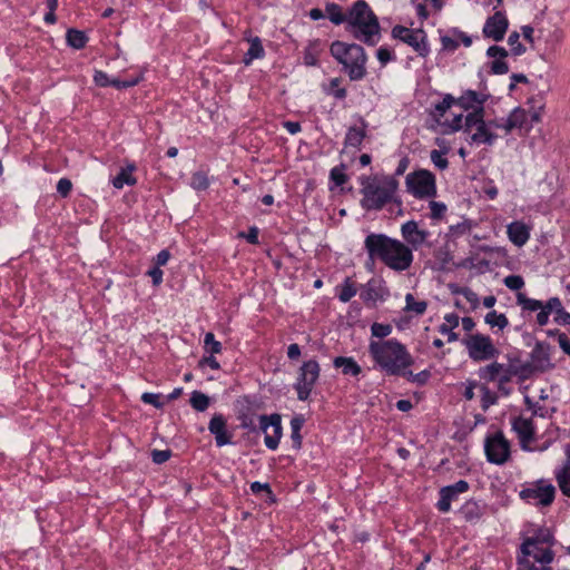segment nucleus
<instances>
[{
  "mask_svg": "<svg viewBox=\"0 0 570 570\" xmlns=\"http://www.w3.org/2000/svg\"><path fill=\"white\" fill-rule=\"evenodd\" d=\"M556 489L552 484L539 482L531 488L521 491L522 499L539 505H549L554 499Z\"/></svg>",
  "mask_w": 570,
  "mask_h": 570,
  "instance_id": "nucleus-15",
  "label": "nucleus"
},
{
  "mask_svg": "<svg viewBox=\"0 0 570 570\" xmlns=\"http://www.w3.org/2000/svg\"><path fill=\"white\" fill-rule=\"evenodd\" d=\"M367 122L360 119L357 125L351 126L345 135V147H353L358 149L366 136Z\"/></svg>",
  "mask_w": 570,
  "mask_h": 570,
  "instance_id": "nucleus-25",
  "label": "nucleus"
},
{
  "mask_svg": "<svg viewBox=\"0 0 570 570\" xmlns=\"http://www.w3.org/2000/svg\"><path fill=\"white\" fill-rule=\"evenodd\" d=\"M346 22L353 36L368 45H374L379 36V22L368 4L357 1L347 14Z\"/></svg>",
  "mask_w": 570,
  "mask_h": 570,
  "instance_id": "nucleus-5",
  "label": "nucleus"
},
{
  "mask_svg": "<svg viewBox=\"0 0 570 570\" xmlns=\"http://www.w3.org/2000/svg\"><path fill=\"white\" fill-rule=\"evenodd\" d=\"M552 367L550 362L549 345L539 342L530 353V362L524 366V373L530 374L534 371L543 372Z\"/></svg>",
  "mask_w": 570,
  "mask_h": 570,
  "instance_id": "nucleus-18",
  "label": "nucleus"
},
{
  "mask_svg": "<svg viewBox=\"0 0 570 570\" xmlns=\"http://www.w3.org/2000/svg\"><path fill=\"white\" fill-rule=\"evenodd\" d=\"M190 404L195 410L203 412L209 405V397L202 392L195 391L191 393Z\"/></svg>",
  "mask_w": 570,
  "mask_h": 570,
  "instance_id": "nucleus-42",
  "label": "nucleus"
},
{
  "mask_svg": "<svg viewBox=\"0 0 570 570\" xmlns=\"http://www.w3.org/2000/svg\"><path fill=\"white\" fill-rule=\"evenodd\" d=\"M485 101L487 95L474 90H466L455 99V105L460 106L465 111H469L468 114H484Z\"/></svg>",
  "mask_w": 570,
  "mask_h": 570,
  "instance_id": "nucleus-21",
  "label": "nucleus"
},
{
  "mask_svg": "<svg viewBox=\"0 0 570 570\" xmlns=\"http://www.w3.org/2000/svg\"><path fill=\"white\" fill-rule=\"evenodd\" d=\"M464 132L473 145H493L498 138L492 121L484 120V114H468L464 118Z\"/></svg>",
  "mask_w": 570,
  "mask_h": 570,
  "instance_id": "nucleus-7",
  "label": "nucleus"
},
{
  "mask_svg": "<svg viewBox=\"0 0 570 570\" xmlns=\"http://www.w3.org/2000/svg\"><path fill=\"white\" fill-rule=\"evenodd\" d=\"M321 43L318 40H313L308 43L305 49L304 60L306 65L314 66L316 65V57L321 50Z\"/></svg>",
  "mask_w": 570,
  "mask_h": 570,
  "instance_id": "nucleus-41",
  "label": "nucleus"
},
{
  "mask_svg": "<svg viewBox=\"0 0 570 570\" xmlns=\"http://www.w3.org/2000/svg\"><path fill=\"white\" fill-rule=\"evenodd\" d=\"M512 430L515 432L521 449L524 451H531V442L534 440L535 426L532 417L517 416L512 420Z\"/></svg>",
  "mask_w": 570,
  "mask_h": 570,
  "instance_id": "nucleus-17",
  "label": "nucleus"
},
{
  "mask_svg": "<svg viewBox=\"0 0 570 570\" xmlns=\"http://www.w3.org/2000/svg\"><path fill=\"white\" fill-rule=\"evenodd\" d=\"M248 42L249 48L243 60L246 66H249L254 59H261L265 56V50L258 37L249 39Z\"/></svg>",
  "mask_w": 570,
  "mask_h": 570,
  "instance_id": "nucleus-31",
  "label": "nucleus"
},
{
  "mask_svg": "<svg viewBox=\"0 0 570 570\" xmlns=\"http://www.w3.org/2000/svg\"><path fill=\"white\" fill-rule=\"evenodd\" d=\"M481 392H482V400H481L482 407H483V410H487L497 402V396L487 386H481Z\"/></svg>",
  "mask_w": 570,
  "mask_h": 570,
  "instance_id": "nucleus-51",
  "label": "nucleus"
},
{
  "mask_svg": "<svg viewBox=\"0 0 570 570\" xmlns=\"http://www.w3.org/2000/svg\"><path fill=\"white\" fill-rule=\"evenodd\" d=\"M147 275L151 277L153 279V284L155 286H158L161 284L163 282V276H164V273L163 271L160 269V267H153L150 268L148 272H147Z\"/></svg>",
  "mask_w": 570,
  "mask_h": 570,
  "instance_id": "nucleus-60",
  "label": "nucleus"
},
{
  "mask_svg": "<svg viewBox=\"0 0 570 570\" xmlns=\"http://www.w3.org/2000/svg\"><path fill=\"white\" fill-rule=\"evenodd\" d=\"M208 430L215 435V441L218 446L230 443V436L226 432V421L222 414H216L212 417Z\"/></svg>",
  "mask_w": 570,
  "mask_h": 570,
  "instance_id": "nucleus-24",
  "label": "nucleus"
},
{
  "mask_svg": "<svg viewBox=\"0 0 570 570\" xmlns=\"http://www.w3.org/2000/svg\"><path fill=\"white\" fill-rule=\"evenodd\" d=\"M331 178L332 180L337 185V186H342L343 184H345L347 177L346 175L343 173L342 169L337 168V167H334L332 170H331Z\"/></svg>",
  "mask_w": 570,
  "mask_h": 570,
  "instance_id": "nucleus-58",
  "label": "nucleus"
},
{
  "mask_svg": "<svg viewBox=\"0 0 570 570\" xmlns=\"http://www.w3.org/2000/svg\"><path fill=\"white\" fill-rule=\"evenodd\" d=\"M557 481L562 493L570 497V461L557 472Z\"/></svg>",
  "mask_w": 570,
  "mask_h": 570,
  "instance_id": "nucleus-34",
  "label": "nucleus"
},
{
  "mask_svg": "<svg viewBox=\"0 0 570 570\" xmlns=\"http://www.w3.org/2000/svg\"><path fill=\"white\" fill-rule=\"evenodd\" d=\"M469 488V483L464 480H459L454 484L441 488L439 491L440 498L436 503L438 510L442 513L449 512L452 502L458 501L459 495L465 493Z\"/></svg>",
  "mask_w": 570,
  "mask_h": 570,
  "instance_id": "nucleus-16",
  "label": "nucleus"
},
{
  "mask_svg": "<svg viewBox=\"0 0 570 570\" xmlns=\"http://www.w3.org/2000/svg\"><path fill=\"white\" fill-rule=\"evenodd\" d=\"M521 552L522 556L518 559V570H539L530 558H533L542 569L549 566L554 558L551 547L537 544L533 541H523Z\"/></svg>",
  "mask_w": 570,
  "mask_h": 570,
  "instance_id": "nucleus-8",
  "label": "nucleus"
},
{
  "mask_svg": "<svg viewBox=\"0 0 570 570\" xmlns=\"http://www.w3.org/2000/svg\"><path fill=\"white\" fill-rule=\"evenodd\" d=\"M530 233L531 227L520 220L512 222L507 226L509 240L518 247H522L527 244L530 238Z\"/></svg>",
  "mask_w": 570,
  "mask_h": 570,
  "instance_id": "nucleus-23",
  "label": "nucleus"
},
{
  "mask_svg": "<svg viewBox=\"0 0 570 570\" xmlns=\"http://www.w3.org/2000/svg\"><path fill=\"white\" fill-rule=\"evenodd\" d=\"M456 294L462 295L473 308H476L479 305V296L476 293H474L469 287H461L458 291H455Z\"/></svg>",
  "mask_w": 570,
  "mask_h": 570,
  "instance_id": "nucleus-50",
  "label": "nucleus"
},
{
  "mask_svg": "<svg viewBox=\"0 0 570 570\" xmlns=\"http://www.w3.org/2000/svg\"><path fill=\"white\" fill-rule=\"evenodd\" d=\"M517 304L522 312H537V323L546 326L550 314H554V322L560 325H570V313L567 312L559 297H550L547 302L530 298L524 293H517Z\"/></svg>",
  "mask_w": 570,
  "mask_h": 570,
  "instance_id": "nucleus-4",
  "label": "nucleus"
},
{
  "mask_svg": "<svg viewBox=\"0 0 570 570\" xmlns=\"http://www.w3.org/2000/svg\"><path fill=\"white\" fill-rule=\"evenodd\" d=\"M259 429L265 434L264 443L267 449L276 450L282 438V420L279 414L261 415Z\"/></svg>",
  "mask_w": 570,
  "mask_h": 570,
  "instance_id": "nucleus-13",
  "label": "nucleus"
},
{
  "mask_svg": "<svg viewBox=\"0 0 570 570\" xmlns=\"http://www.w3.org/2000/svg\"><path fill=\"white\" fill-rule=\"evenodd\" d=\"M460 513L469 522H476L484 513V507L478 501L469 500L460 509Z\"/></svg>",
  "mask_w": 570,
  "mask_h": 570,
  "instance_id": "nucleus-27",
  "label": "nucleus"
},
{
  "mask_svg": "<svg viewBox=\"0 0 570 570\" xmlns=\"http://www.w3.org/2000/svg\"><path fill=\"white\" fill-rule=\"evenodd\" d=\"M304 420L302 417H293L291 420V439L293 441V446L295 449H299L302 445V435L301 430L303 428Z\"/></svg>",
  "mask_w": 570,
  "mask_h": 570,
  "instance_id": "nucleus-37",
  "label": "nucleus"
},
{
  "mask_svg": "<svg viewBox=\"0 0 570 570\" xmlns=\"http://www.w3.org/2000/svg\"><path fill=\"white\" fill-rule=\"evenodd\" d=\"M325 11L327 18L335 24H341L347 19V16L343 13L341 7L336 3H328Z\"/></svg>",
  "mask_w": 570,
  "mask_h": 570,
  "instance_id": "nucleus-39",
  "label": "nucleus"
},
{
  "mask_svg": "<svg viewBox=\"0 0 570 570\" xmlns=\"http://www.w3.org/2000/svg\"><path fill=\"white\" fill-rule=\"evenodd\" d=\"M190 186L195 190H205V189H207L208 186H209V181H208L207 175L205 173H203V171H197V173L193 174L191 180H190Z\"/></svg>",
  "mask_w": 570,
  "mask_h": 570,
  "instance_id": "nucleus-45",
  "label": "nucleus"
},
{
  "mask_svg": "<svg viewBox=\"0 0 570 570\" xmlns=\"http://www.w3.org/2000/svg\"><path fill=\"white\" fill-rule=\"evenodd\" d=\"M72 189V183L68 178H60L57 183V191L62 196L67 197Z\"/></svg>",
  "mask_w": 570,
  "mask_h": 570,
  "instance_id": "nucleus-54",
  "label": "nucleus"
},
{
  "mask_svg": "<svg viewBox=\"0 0 570 570\" xmlns=\"http://www.w3.org/2000/svg\"><path fill=\"white\" fill-rule=\"evenodd\" d=\"M364 246L371 259L379 258L393 271H406L413 263L412 249L401 240L384 234H370Z\"/></svg>",
  "mask_w": 570,
  "mask_h": 570,
  "instance_id": "nucleus-1",
  "label": "nucleus"
},
{
  "mask_svg": "<svg viewBox=\"0 0 570 570\" xmlns=\"http://www.w3.org/2000/svg\"><path fill=\"white\" fill-rule=\"evenodd\" d=\"M503 284L511 291H520L524 286V279L520 275H508Z\"/></svg>",
  "mask_w": 570,
  "mask_h": 570,
  "instance_id": "nucleus-49",
  "label": "nucleus"
},
{
  "mask_svg": "<svg viewBox=\"0 0 570 570\" xmlns=\"http://www.w3.org/2000/svg\"><path fill=\"white\" fill-rule=\"evenodd\" d=\"M538 120L539 115L537 112H530L521 108H515L507 118V127L530 129L533 122Z\"/></svg>",
  "mask_w": 570,
  "mask_h": 570,
  "instance_id": "nucleus-22",
  "label": "nucleus"
},
{
  "mask_svg": "<svg viewBox=\"0 0 570 570\" xmlns=\"http://www.w3.org/2000/svg\"><path fill=\"white\" fill-rule=\"evenodd\" d=\"M376 57L383 66L393 59L392 52L384 47L377 49Z\"/></svg>",
  "mask_w": 570,
  "mask_h": 570,
  "instance_id": "nucleus-61",
  "label": "nucleus"
},
{
  "mask_svg": "<svg viewBox=\"0 0 570 570\" xmlns=\"http://www.w3.org/2000/svg\"><path fill=\"white\" fill-rule=\"evenodd\" d=\"M94 81L99 87H107L110 85V78L101 70H96L94 75Z\"/></svg>",
  "mask_w": 570,
  "mask_h": 570,
  "instance_id": "nucleus-56",
  "label": "nucleus"
},
{
  "mask_svg": "<svg viewBox=\"0 0 570 570\" xmlns=\"http://www.w3.org/2000/svg\"><path fill=\"white\" fill-rule=\"evenodd\" d=\"M429 208H430V217L432 219H441L444 217L445 213H446V205L444 203H441V202H430L429 203Z\"/></svg>",
  "mask_w": 570,
  "mask_h": 570,
  "instance_id": "nucleus-47",
  "label": "nucleus"
},
{
  "mask_svg": "<svg viewBox=\"0 0 570 570\" xmlns=\"http://www.w3.org/2000/svg\"><path fill=\"white\" fill-rule=\"evenodd\" d=\"M141 401L146 404H151L157 409L163 407L164 403L160 401V395L156 393H144Z\"/></svg>",
  "mask_w": 570,
  "mask_h": 570,
  "instance_id": "nucleus-53",
  "label": "nucleus"
},
{
  "mask_svg": "<svg viewBox=\"0 0 570 570\" xmlns=\"http://www.w3.org/2000/svg\"><path fill=\"white\" fill-rule=\"evenodd\" d=\"M524 541H533L537 544L552 547L553 535L549 529H540L533 537L527 538Z\"/></svg>",
  "mask_w": 570,
  "mask_h": 570,
  "instance_id": "nucleus-40",
  "label": "nucleus"
},
{
  "mask_svg": "<svg viewBox=\"0 0 570 570\" xmlns=\"http://www.w3.org/2000/svg\"><path fill=\"white\" fill-rule=\"evenodd\" d=\"M508 43L511 48V52L514 56H520L525 51V48L520 42V35L517 31L510 33Z\"/></svg>",
  "mask_w": 570,
  "mask_h": 570,
  "instance_id": "nucleus-46",
  "label": "nucleus"
},
{
  "mask_svg": "<svg viewBox=\"0 0 570 570\" xmlns=\"http://www.w3.org/2000/svg\"><path fill=\"white\" fill-rule=\"evenodd\" d=\"M558 343L563 353L570 356V341L564 333L558 335Z\"/></svg>",
  "mask_w": 570,
  "mask_h": 570,
  "instance_id": "nucleus-64",
  "label": "nucleus"
},
{
  "mask_svg": "<svg viewBox=\"0 0 570 570\" xmlns=\"http://www.w3.org/2000/svg\"><path fill=\"white\" fill-rule=\"evenodd\" d=\"M405 309L409 312H413L416 315L424 314L428 307L425 301H416L411 293L405 295Z\"/></svg>",
  "mask_w": 570,
  "mask_h": 570,
  "instance_id": "nucleus-38",
  "label": "nucleus"
},
{
  "mask_svg": "<svg viewBox=\"0 0 570 570\" xmlns=\"http://www.w3.org/2000/svg\"><path fill=\"white\" fill-rule=\"evenodd\" d=\"M392 36L411 46L422 57L426 56L429 52L422 31L409 29L403 26H395L392 29Z\"/></svg>",
  "mask_w": 570,
  "mask_h": 570,
  "instance_id": "nucleus-14",
  "label": "nucleus"
},
{
  "mask_svg": "<svg viewBox=\"0 0 570 570\" xmlns=\"http://www.w3.org/2000/svg\"><path fill=\"white\" fill-rule=\"evenodd\" d=\"M448 153V148L444 146L443 150H436V149H433L431 153H430V158H431V161L433 163V165L441 169V170H444L445 168H448L449 166V161L448 159L444 157V155Z\"/></svg>",
  "mask_w": 570,
  "mask_h": 570,
  "instance_id": "nucleus-44",
  "label": "nucleus"
},
{
  "mask_svg": "<svg viewBox=\"0 0 570 570\" xmlns=\"http://www.w3.org/2000/svg\"><path fill=\"white\" fill-rule=\"evenodd\" d=\"M405 184L409 193L416 198H430L436 194L435 176L426 169L409 174Z\"/></svg>",
  "mask_w": 570,
  "mask_h": 570,
  "instance_id": "nucleus-11",
  "label": "nucleus"
},
{
  "mask_svg": "<svg viewBox=\"0 0 570 570\" xmlns=\"http://www.w3.org/2000/svg\"><path fill=\"white\" fill-rule=\"evenodd\" d=\"M88 38L83 31L69 29L67 31V42L75 49H81L86 46Z\"/></svg>",
  "mask_w": 570,
  "mask_h": 570,
  "instance_id": "nucleus-36",
  "label": "nucleus"
},
{
  "mask_svg": "<svg viewBox=\"0 0 570 570\" xmlns=\"http://www.w3.org/2000/svg\"><path fill=\"white\" fill-rule=\"evenodd\" d=\"M320 364L315 360L306 361L298 370L294 389L299 401H306L320 379Z\"/></svg>",
  "mask_w": 570,
  "mask_h": 570,
  "instance_id": "nucleus-10",
  "label": "nucleus"
},
{
  "mask_svg": "<svg viewBox=\"0 0 570 570\" xmlns=\"http://www.w3.org/2000/svg\"><path fill=\"white\" fill-rule=\"evenodd\" d=\"M453 105H455V98L452 95L448 94L443 97L441 101L433 105L430 115L433 117L435 121L439 122Z\"/></svg>",
  "mask_w": 570,
  "mask_h": 570,
  "instance_id": "nucleus-30",
  "label": "nucleus"
},
{
  "mask_svg": "<svg viewBox=\"0 0 570 570\" xmlns=\"http://www.w3.org/2000/svg\"><path fill=\"white\" fill-rule=\"evenodd\" d=\"M135 165H128L121 168L119 174L112 179V186L117 189H121L125 185L132 186L136 184V178L132 176Z\"/></svg>",
  "mask_w": 570,
  "mask_h": 570,
  "instance_id": "nucleus-29",
  "label": "nucleus"
},
{
  "mask_svg": "<svg viewBox=\"0 0 570 570\" xmlns=\"http://www.w3.org/2000/svg\"><path fill=\"white\" fill-rule=\"evenodd\" d=\"M140 81V77L129 78L127 80L110 79V85L117 89H124L136 86Z\"/></svg>",
  "mask_w": 570,
  "mask_h": 570,
  "instance_id": "nucleus-52",
  "label": "nucleus"
},
{
  "mask_svg": "<svg viewBox=\"0 0 570 570\" xmlns=\"http://www.w3.org/2000/svg\"><path fill=\"white\" fill-rule=\"evenodd\" d=\"M504 365L493 362L479 368V377L488 382H494L504 372Z\"/></svg>",
  "mask_w": 570,
  "mask_h": 570,
  "instance_id": "nucleus-32",
  "label": "nucleus"
},
{
  "mask_svg": "<svg viewBox=\"0 0 570 570\" xmlns=\"http://www.w3.org/2000/svg\"><path fill=\"white\" fill-rule=\"evenodd\" d=\"M401 235L406 245L413 250L424 245L430 236L426 229H421L415 220H407L401 226Z\"/></svg>",
  "mask_w": 570,
  "mask_h": 570,
  "instance_id": "nucleus-19",
  "label": "nucleus"
},
{
  "mask_svg": "<svg viewBox=\"0 0 570 570\" xmlns=\"http://www.w3.org/2000/svg\"><path fill=\"white\" fill-rule=\"evenodd\" d=\"M371 333L377 338H384L392 333V326L390 324L374 323L371 326Z\"/></svg>",
  "mask_w": 570,
  "mask_h": 570,
  "instance_id": "nucleus-48",
  "label": "nucleus"
},
{
  "mask_svg": "<svg viewBox=\"0 0 570 570\" xmlns=\"http://www.w3.org/2000/svg\"><path fill=\"white\" fill-rule=\"evenodd\" d=\"M445 125L450 128V131L452 132L459 131L461 129L464 130L463 115L460 114L454 116V118Z\"/></svg>",
  "mask_w": 570,
  "mask_h": 570,
  "instance_id": "nucleus-57",
  "label": "nucleus"
},
{
  "mask_svg": "<svg viewBox=\"0 0 570 570\" xmlns=\"http://www.w3.org/2000/svg\"><path fill=\"white\" fill-rule=\"evenodd\" d=\"M361 184V206L365 210H380L385 205L397 202L399 183L393 177H365Z\"/></svg>",
  "mask_w": 570,
  "mask_h": 570,
  "instance_id": "nucleus-3",
  "label": "nucleus"
},
{
  "mask_svg": "<svg viewBox=\"0 0 570 570\" xmlns=\"http://www.w3.org/2000/svg\"><path fill=\"white\" fill-rule=\"evenodd\" d=\"M509 21L504 12L497 11L485 20L483 35L494 41H501L508 30Z\"/></svg>",
  "mask_w": 570,
  "mask_h": 570,
  "instance_id": "nucleus-20",
  "label": "nucleus"
},
{
  "mask_svg": "<svg viewBox=\"0 0 570 570\" xmlns=\"http://www.w3.org/2000/svg\"><path fill=\"white\" fill-rule=\"evenodd\" d=\"M489 57L494 58L491 63V70L495 75H504L509 71V67L504 61V58L508 56V52L504 48L499 46H491L487 51Z\"/></svg>",
  "mask_w": 570,
  "mask_h": 570,
  "instance_id": "nucleus-26",
  "label": "nucleus"
},
{
  "mask_svg": "<svg viewBox=\"0 0 570 570\" xmlns=\"http://www.w3.org/2000/svg\"><path fill=\"white\" fill-rule=\"evenodd\" d=\"M336 368H341L344 375L357 376L362 368L353 357L337 356L333 361Z\"/></svg>",
  "mask_w": 570,
  "mask_h": 570,
  "instance_id": "nucleus-28",
  "label": "nucleus"
},
{
  "mask_svg": "<svg viewBox=\"0 0 570 570\" xmlns=\"http://www.w3.org/2000/svg\"><path fill=\"white\" fill-rule=\"evenodd\" d=\"M331 55L343 65L351 80H361L366 73V55L356 43L334 41L330 48Z\"/></svg>",
  "mask_w": 570,
  "mask_h": 570,
  "instance_id": "nucleus-6",
  "label": "nucleus"
},
{
  "mask_svg": "<svg viewBox=\"0 0 570 570\" xmlns=\"http://www.w3.org/2000/svg\"><path fill=\"white\" fill-rule=\"evenodd\" d=\"M331 95L337 99H344L346 97V90L340 87V79L334 78L331 80Z\"/></svg>",
  "mask_w": 570,
  "mask_h": 570,
  "instance_id": "nucleus-55",
  "label": "nucleus"
},
{
  "mask_svg": "<svg viewBox=\"0 0 570 570\" xmlns=\"http://www.w3.org/2000/svg\"><path fill=\"white\" fill-rule=\"evenodd\" d=\"M338 291V298L343 303H347L351 301L357 293L355 284L351 281V278H346L343 284L336 287Z\"/></svg>",
  "mask_w": 570,
  "mask_h": 570,
  "instance_id": "nucleus-35",
  "label": "nucleus"
},
{
  "mask_svg": "<svg viewBox=\"0 0 570 570\" xmlns=\"http://www.w3.org/2000/svg\"><path fill=\"white\" fill-rule=\"evenodd\" d=\"M439 332L441 334L448 336V342L449 343H453V342H456L459 340L458 333H455L454 328H452V327H449V326H445V325H440L439 326Z\"/></svg>",
  "mask_w": 570,
  "mask_h": 570,
  "instance_id": "nucleus-62",
  "label": "nucleus"
},
{
  "mask_svg": "<svg viewBox=\"0 0 570 570\" xmlns=\"http://www.w3.org/2000/svg\"><path fill=\"white\" fill-rule=\"evenodd\" d=\"M368 353L374 364L389 375H405L413 363L406 346L395 338L371 341Z\"/></svg>",
  "mask_w": 570,
  "mask_h": 570,
  "instance_id": "nucleus-2",
  "label": "nucleus"
},
{
  "mask_svg": "<svg viewBox=\"0 0 570 570\" xmlns=\"http://www.w3.org/2000/svg\"><path fill=\"white\" fill-rule=\"evenodd\" d=\"M204 348L206 353L209 354H219L223 350L222 343L215 340V336L212 332L205 334Z\"/></svg>",
  "mask_w": 570,
  "mask_h": 570,
  "instance_id": "nucleus-43",
  "label": "nucleus"
},
{
  "mask_svg": "<svg viewBox=\"0 0 570 570\" xmlns=\"http://www.w3.org/2000/svg\"><path fill=\"white\" fill-rule=\"evenodd\" d=\"M460 324V317L455 313H449L444 315V323L442 325L455 328Z\"/></svg>",
  "mask_w": 570,
  "mask_h": 570,
  "instance_id": "nucleus-63",
  "label": "nucleus"
},
{
  "mask_svg": "<svg viewBox=\"0 0 570 570\" xmlns=\"http://www.w3.org/2000/svg\"><path fill=\"white\" fill-rule=\"evenodd\" d=\"M487 459L494 464H504L510 458V442L502 432H497L485 440Z\"/></svg>",
  "mask_w": 570,
  "mask_h": 570,
  "instance_id": "nucleus-12",
  "label": "nucleus"
},
{
  "mask_svg": "<svg viewBox=\"0 0 570 570\" xmlns=\"http://www.w3.org/2000/svg\"><path fill=\"white\" fill-rule=\"evenodd\" d=\"M151 456L155 463L161 464L170 458V452L167 450H154Z\"/></svg>",
  "mask_w": 570,
  "mask_h": 570,
  "instance_id": "nucleus-59",
  "label": "nucleus"
},
{
  "mask_svg": "<svg viewBox=\"0 0 570 570\" xmlns=\"http://www.w3.org/2000/svg\"><path fill=\"white\" fill-rule=\"evenodd\" d=\"M469 357L474 362L490 361L499 355V350L494 346L490 336L475 333L470 334L463 340Z\"/></svg>",
  "mask_w": 570,
  "mask_h": 570,
  "instance_id": "nucleus-9",
  "label": "nucleus"
},
{
  "mask_svg": "<svg viewBox=\"0 0 570 570\" xmlns=\"http://www.w3.org/2000/svg\"><path fill=\"white\" fill-rule=\"evenodd\" d=\"M485 324H488L491 328H498V331H503L509 325V320L503 313H498L497 311H490L484 317Z\"/></svg>",
  "mask_w": 570,
  "mask_h": 570,
  "instance_id": "nucleus-33",
  "label": "nucleus"
}]
</instances>
